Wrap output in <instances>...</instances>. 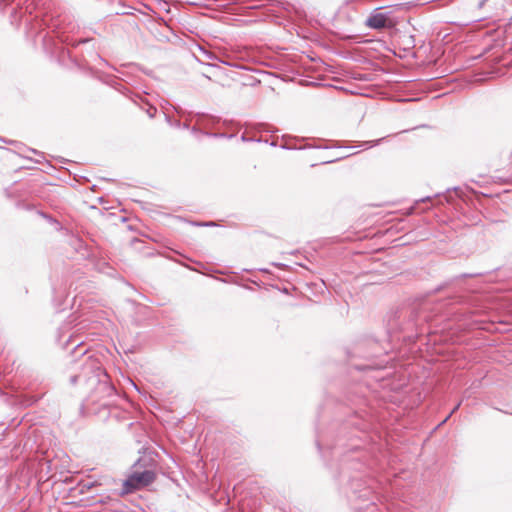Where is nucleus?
I'll use <instances>...</instances> for the list:
<instances>
[{"label": "nucleus", "mask_w": 512, "mask_h": 512, "mask_svg": "<svg viewBox=\"0 0 512 512\" xmlns=\"http://www.w3.org/2000/svg\"><path fill=\"white\" fill-rule=\"evenodd\" d=\"M370 427V420L367 414L355 412L350 416L340 429L334 443H325V437L320 433L316 436V445L321 453L323 446L333 458L339 462V477L347 480L352 494L367 501L376 499L375 481L366 479V472L373 468L377 461L375 445H365L367 430Z\"/></svg>", "instance_id": "f257e3e1"}, {"label": "nucleus", "mask_w": 512, "mask_h": 512, "mask_svg": "<svg viewBox=\"0 0 512 512\" xmlns=\"http://www.w3.org/2000/svg\"><path fill=\"white\" fill-rule=\"evenodd\" d=\"M78 366L80 370L69 377L72 386H78L81 393L93 401L111 397L114 394L115 388L98 359L84 356Z\"/></svg>", "instance_id": "f03ea898"}, {"label": "nucleus", "mask_w": 512, "mask_h": 512, "mask_svg": "<svg viewBox=\"0 0 512 512\" xmlns=\"http://www.w3.org/2000/svg\"><path fill=\"white\" fill-rule=\"evenodd\" d=\"M156 479V473L153 470L145 469L141 472H132L123 483V493H132L136 490L147 487Z\"/></svg>", "instance_id": "7ed1b4c3"}, {"label": "nucleus", "mask_w": 512, "mask_h": 512, "mask_svg": "<svg viewBox=\"0 0 512 512\" xmlns=\"http://www.w3.org/2000/svg\"><path fill=\"white\" fill-rule=\"evenodd\" d=\"M194 116L196 117V124L190 130L195 135L202 134L205 129L214 128L220 123V118L213 115L195 113Z\"/></svg>", "instance_id": "20e7f679"}, {"label": "nucleus", "mask_w": 512, "mask_h": 512, "mask_svg": "<svg viewBox=\"0 0 512 512\" xmlns=\"http://www.w3.org/2000/svg\"><path fill=\"white\" fill-rule=\"evenodd\" d=\"M304 141V138H299L296 136L285 135L283 136V142L280 144V147L285 150H295V149H306V148H321L320 146L313 145H305V146H297L296 142Z\"/></svg>", "instance_id": "39448f33"}, {"label": "nucleus", "mask_w": 512, "mask_h": 512, "mask_svg": "<svg viewBox=\"0 0 512 512\" xmlns=\"http://www.w3.org/2000/svg\"><path fill=\"white\" fill-rule=\"evenodd\" d=\"M387 16L382 13L371 15L366 20V25L373 29H383L387 26Z\"/></svg>", "instance_id": "423d86ee"}, {"label": "nucleus", "mask_w": 512, "mask_h": 512, "mask_svg": "<svg viewBox=\"0 0 512 512\" xmlns=\"http://www.w3.org/2000/svg\"><path fill=\"white\" fill-rule=\"evenodd\" d=\"M408 321L405 326L399 327V330L405 331L412 329L413 327H417L419 325V320H421V315L418 311L411 310L408 314Z\"/></svg>", "instance_id": "0eeeda50"}, {"label": "nucleus", "mask_w": 512, "mask_h": 512, "mask_svg": "<svg viewBox=\"0 0 512 512\" xmlns=\"http://www.w3.org/2000/svg\"><path fill=\"white\" fill-rule=\"evenodd\" d=\"M202 135H205L207 137L211 138H232L234 135H227L226 133H219V132H202Z\"/></svg>", "instance_id": "6e6552de"}, {"label": "nucleus", "mask_w": 512, "mask_h": 512, "mask_svg": "<svg viewBox=\"0 0 512 512\" xmlns=\"http://www.w3.org/2000/svg\"><path fill=\"white\" fill-rule=\"evenodd\" d=\"M384 138H380L378 140H375V141H364V142H361L358 147H361L363 149H369L373 146H376L378 145Z\"/></svg>", "instance_id": "1a4fd4ad"}, {"label": "nucleus", "mask_w": 512, "mask_h": 512, "mask_svg": "<svg viewBox=\"0 0 512 512\" xmlns=\"http://www.w3.org/2000/svg\"><path fill=\"white\" fill-rule=\"evenodd\" d=\"M403 316V312H401L398 316H397V319L394 318V319H391L389 320L388 322V332L390 333L392 330L396 329L397 328V320L400 319L401 317Z\"/></svg>", "instance_id": "9d476101"}, {"label": "nucleus", "mask_w": 512, "mask_h": 512, "mask_svg": "<svg viewBox=\"0 0 512 512\" xmlns=\"http://www.w3.org/2000/svg\"><path fill=\"white\" fill-rule=\"evenodd\" d=\"M41 216H43L45 219H47V221H49L50 223L54 224L56 229L57 230H60L62 228L61 224L59 223V221H57L56 219H54L52 216L50 215H47L45 213H40Z\"/></svg>", "instance_id": "9b49d317"}, {"label": "nucleus", "mask_w": 512, "mask_h": 512, "mask_svg": "<svg viewBox=\"0 0 512 512\" xmlns=\"http://www.w3.org/2000/svg\"><path fill=\"white\" fill-rule=\"evenodd\" d=\"M165 120L166 122L171 126L175 128H181V122L179 120L172 119L169 115L165 114Z\"/></svg>", "instance_id": "f8f14e48"}, {"label": "nucleus", "mask_w": 512, "mask_h": 512, "mask_svg": "<svg viewBox=\"0 0 512 512\" xmlns=\"http://www.w3.org/2000/svg\"><path fill=\"white\" fill-rule=\"evenodd\" d=\"M146 112H147V114H148V116H149L150 118H153V117L155 116L156 112H157V109H156V107H154V106L150 105V106L147 108Z\"/></svg>", "instance_id": "ddd939ff"}, {"label": "nucleus", "mask_w": 512, "mask_h": 512, "mask_svg": "<svg viewBox=\"0 0 512 512\" xmlns=\"http://www.w3.org/2000/svg\"><path fill=\"white\" fill-rule=\"evenodd\" d=\"M461 406V402L457 403L456 406L452 409V411L446 416V418L443 420V422H446Z\"/></svg>", "instance_id": "4468645a"}, {"label": "nucleus", "mask_w": 512, "mask_h": 512, "mask_svg": "<svg viewBox=\"0 0 512 512\" xmlns=\"http://www.w3.org/2000/svg\"><path fill=\"white\" fill-rule=\"evenodd\" d=\"M331 147L341 148L346 146L344 145V142L336 141L333 145H331ZM323 148L327 149L330 148V146H324Z\"/></svg>", "instance_id": "2eb2a0df"}, {"label": "nucleus", "mask_w": 512, "mask_h": 512, "mask_svg": "<svg viewBox=\"0 0 512 512\" xmlns=\"http://www.w3.org/2000/svg\"><path fill=\"white\" fill-rule=\"evenodd\" d=\"M432 200V197L430 196H427V197H424V198H421L420 200H418L416 203H420V202H428V201H431Z\"/></svg>", "instance_id": "dca6fc26"}, {"label": "nucleus", "mask_w": 512, "mask_h": 512, "mask_svg": "<svg viewBox=\"0 0 512 512\" xmlns=\"http://www.w3.org/2000/svg\"><path fill=\"white\" fill-rule=\"evenodd\" d=\"M198 225H199V226H212V225H214V223H212V222H206V223H199Z\"/></svg>", "instance_id": "f3484780"}, {"label": "nucleus", "mask_w": 512, "mask_h": 512, "mask_svg": "<svg viewBox=\"0 0 512 512\" xmlns=\"http://www.w3.org/2000/svg\"><path fill=\"white\" fill-rule=\"evenodd\" d=\"M184 129H190L189 123L186 121L183 125H181Z\"/></svg>", "instance_id": "a211bd4d"}, {"label": "nucleus", "mask_w": 512, "mask_h": 512, "mask_svg": "<svg viewBox=\"0 0 512 512\" xmlns=\"http://www.w3.org/2000/svg\"><path fill=\"white\" fill-rule=\"evenodd\" d=\"M28 151L34 153V154H39L35 149H32V148H27Z\"/></svg>", "instance_id": "6ab92c4d"}, {"label": "nucleus", "mask_w": 512, "mask_h": 512, "mask_svg": "<svg viewBox=\"0 0 512 512\" xmlns=\"http://www.w3.org/2000/svg\"><path fill=\"white\" fill-rule=\"evenodd\" d=\"M25 11H26V12H29L30 14L32 13V11L30 10V5H27V6H26Z\"/></svg>", "instance_id": "aec40b11"}, {"label": "nucleus", "mask_w": 512, "mask_h": 512, "mask_svg": "<svg viewBox=\"0 0 512 512\" xmlns=\"http://www.w3.org/2000/svg\"><path fill=\"white\" fill-rule=\"evenodd\" d=\"M76 242L79 244V247L82 246V241L80 239H76Z\"/></svg>", "instance_id": "412c9836"}, {"label": "nucleus", "mask_w": 512, "mask_h": 512, "mask_svg": "<svg viewBox=\"0 0 512 512\" xmlns=\"http://www.w3.org/2000/svg\"><path fill=\"white\" fill-rule=\"evenodd\" d=\"M241 139L242 141H247V137H245L244 135H242Z\"/></svg>", "instance_id": "4be33fe9"}]
</instances>
